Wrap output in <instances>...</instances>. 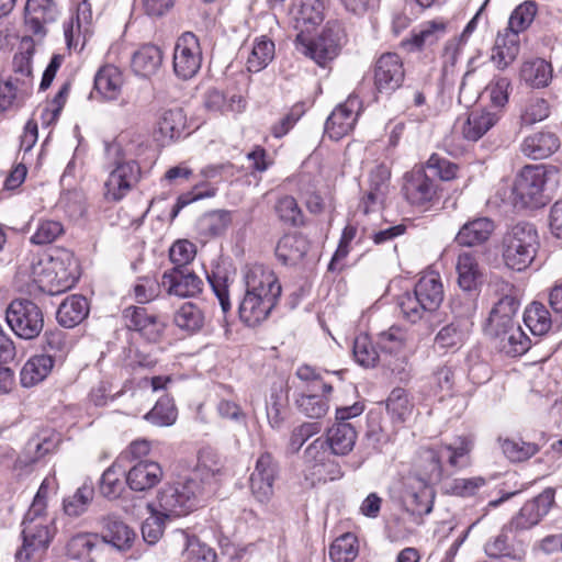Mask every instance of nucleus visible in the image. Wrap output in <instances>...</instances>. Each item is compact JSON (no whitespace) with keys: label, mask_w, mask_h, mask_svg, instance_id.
I'll list each match as a JSON object with an SVG mask.
<instances>
[{"label":"nucleus","mask_w":562,"mask_h":562,"mask_svg":"<svg viewBox=\"0 0 562 562\" xmlns=\"http://www.w3.org/2000/svg\"><path fill=\"white\" fill-rule=\"evenodd\" d=\"M405 78L401 57L395 53L382 54L373 67V79L376 90L381 93H392L398 89Z\"/></svg>","instance_id":"obj_16"},{"label":"nucleus","mask_w":562,"mask_h":562,"mask_svg":"<svg viewBox=\"0 0 562 562\" xmlns=\"http://www.w3.org/2000/svg\"><path fill=\"white\" fill-rule=\"evenodd\" d=\"M173 323L179 329L194 334L203 328L205 315L196 304L186 302L176 310Z\"/></svg>","instance_id":"obj_45"},{"label":"nucleus","mask_w":562,"mask_h":562,"mask_svg":"<svg viewBox=\"0 0 562 562\" xmlns=\"http://www.w3.org/2000/svg\"><path fill=\"white\" fill-rule=\"evenodd\" d=\"M504 454L513 462H524L540 451L536 442L525 441L522 438H507L501 443Z\"/></svg>","instance_id":"obj_55"},{"label":"nucleus","mask_w":562,"mask_h":562,"mask_svg":"<svg viewBox=\"0 0 562 562\" xmlns=\"http://www.w3.org/2000/svg\"><path fill=\"white\" fill-rule=\"evenodd\" d=\"M554 502V491L546 488L538 496L524 504L519 513L513 517L509 528L522 531L536 526L546 516Z\"/></svg>","instance_id":"obj_20"},{"label":"nucleus","mask_w":562,"mask_h":562,"mask_svg":"<svg viewBox=\"0 0 562 562\" xmlns=\"http://www.w3.org/2000/svg\"><path fill=\"white\" fill-rule=\"evenodd\" d=\"M162 59V50L158 46L145 44L133 54L131 67L136 76L150 78L160 69Z\"/></svg>","instance_id":"obj_31"},{"label":"nucleus","mask_w":562,"mask_h":562,"mask_svg":"<svg viewBox=\"0 0 562 562\" xmlns=\"http://www.w3.org/2000/svg\"><path fill=\"white\" fill-rule=\"evenodd\" d=\"M560 148L559 137L550 131H539L527 137L520 144V151L528 158L546 159Z\"/></svg>","instance_id":"obj_27"},{"label":"nucleus","mask_w":562,"mask_h":562,"mask_svg":"<svg viewBox=\"0 0 562 562\" xmlns=\"http://www.w3.org/2000/svg\"><path fill=\"white\" fill-rule=\"evenodd\" d=\"M78 262L67 249H57L49 257L31 255L18 269V276L49 295L72 289L79 278Z\"/></svg>","instance_id":"obj_3"},{"label":"nucleus","mask_w":562,"mask_h":562,"mask_svg":"<svg viewBox=\"0 0 562 562\" xmlns=\"http://www.w3.org/2000/svg\"><path fill=\"white\" fill-rule=\"evenodd\" d=\"M519 308L518 300L513 295H504L492 308L486 323V329L505 328L506 326L517 324L514 317Z\"/></svg>","instance_id":"obj_44"},{"label":"nucleus","mask_w":562,"mask_h":562,"mask_svg":"<svg viewBox=\"0 0 562 562\" xmlns=\"http://www.w3.org/2000/svg\"><path fill=\"white\" fill-rule=\"evenodd\" d=\"M35 50L34 40L24 36L20 52L13 57V70L0 80V109L2 111L21 106L33 91L32 58Z\"/></svg>","instance_id":"obj_4"},{"label":"nucleus","mask_w":562,"mask_h":562,"mask_svg":"<svg viewBox=\"0 0 562 562\" xmlns=\"http://www.w3.org/2000/svg\"><path fill=\"white\" fill-rule=\"evenodd\" d=\"M541 243L537 227L528 222L509 226L501 240V256L506 268L522 272L531 268L537 259Z\"/></svg>","instance_id":"obj_5"},{"label":"nucleus","mask_w":562,"mask_h":562,"mask_svg":"<svg viewBox=\"0 0 562 562\" xmlns=\"http://www.w3.org/2000/svg\"><path fill=\"white\" fill-rule=\"evenodd\" d=\"M520 50V40L515 32L506 29L498 32L491 53V60L497 69L504 70L514 63Z\"/></svg>","instance_id":"obj_28"},{"label":"nucleus","mask_w":562,"mask_h":562,"mask_svg":"<svg viewBox=\"0 0 562 562\" xmlns=\"http://www.w3.org/2000/svg\"><path fill=\"white\" fill-rule=\"evenodd\" d=\"M507 527H503L502 531L491 537L484 544V552L491 559L508 558L515 562H525L527 550L524 547H512L508 543L506 533Z\"/></svg>","instance_id":"obj_40"},{"label":"nucleus","mask_w":562,"mask_h":562,"mask_svg":"<svg viewBox=\"0 0 562 562\" xmlns=\"http://www.w3.org/2000/svg\"><path fill=\"white\" fill-rule=\"evenodd\" d=\"M451 313L456 322H469L471 327V319L476 313L477 301L474 292L463 291L457 294L450 302Z\"/></svg>","instance_id":"obj_59"},{"label":"nucleus","mask_w":562,"mask_h":562,"mask_svg":"<svg viewBox=\"0 0 562 562\" xmlns=\"http://www.w3.org/2000/svg\"><path fill=\"white\" fill-rule=\"evenodd\" d=\"M456 270L461 290L475 292L482 277L476 257L469 251L461 252L457 258Z\"/></svg>","instance_id":"obj_37"},{"label":"nucleus","mask_w":562,"mask_h":562,"mask_svg":"<svg viewBox=\"0 0 562 562\" xmlns=\"http://www.w3.org/2000/svg\"><path fill=\"white\" fill-rule=\"evenodd\" d=\"M278 468L270 453H262L256 461L249 483L252 496L261 504L268 503L273 495V484Z\"/></svg>","instance_id":"obj_18"},{"label":"nucleus","mask_w":562,"mask_h":562,"mask_svg":"<svg viewBox=\"0 0 562 562\" xmlns=\"http://www.w3.org/2000/svg\"><path fill=\"white\" fill-rule=\"evenodd\" d=\"M498 121V115L486 110L472 111L462 126V134L471 142L479 140Z\"/></svg>","instance_id":"obj_43"},{"label":"nucleus","mask_w":562,"mask_h":562,"mask_svg":"<svg viewBox=\"0 0 562 562\" xmlns=\"http://www.w3.org/2000/svg\"><path fill=\"white\" fill-rule=\"evenodd\" d=\"M414 292L424 303V308L436 311L443 300V286L438 272L424 273L415 285Z\"/></svg>","instance_id":"obj_33"},{"label":"nucleus","mask_w":562,"mask_h":562,"mask_svg":"<svg viewBox=\"0 0 562 562\" xmlns=\"http://www.w3.org/2000/svg\"><path fill=\"white\" fill-rule=\"evenodd\" d=\"M94 496V488L91 481H85L77 488L74 495L64 499V510L68 516L78 517L82 515Z\"/></svg>","instance_id":"obj_56"},{"label":"nucleus","mask_w":562,"mask_h":562,"mask_svg":"<svg viewBox=\"0 0 562 562\" xmlns=\"http://www.w3.org/2000/svg\"><path fill=\"white\" fill-rule=\"evenodd\" d=\"M290 14L297 34L307 35L324 21V3L322 0H297Z\"/></svg>","instance_id":"obj_24"},{"label":"nucleus","mask_w":562,"mask_h":562,"mask_svg":"<svg viewBox=\"0 0 562 562\" xmlns=\"http://www.w3.org/2000/svg\"><path fill=\"white\" fill-rule=\"evenodd\" d=\"M202 52L198 37L183 33L176 42L173 49V71L183 80L193 78L201 68Z\"/></svg>","instance_id":"obj_12"},{"label":"nucleus","mask_w":562,"mask_h":562,"mask_svg":"<svg viewBox=\"0 0 562 562\" xmlns=\"http://www.w3.org/2000/svg\"><path fill=\"white\" fill-rule=\"evenodd\" d=\"M98 542L99 538L94 533H78L67 542V555L75 560L88 559Z\"/></svg>","instance_id":"obj_62"},{"label":"nucleus","mask_w":562,"mask_h":562,"mask_svg":"<svg viewBox=\"0 0 562 562\" xmlns=\"http://www.w3.org/2000/svg\"><path fill=\"white\" fill-rule=\"evenodd\" d=\"M124 471L116 463L109 467L100 479V493L109 499L120 497L124 491V483L121 480Z\"/></svg>","instance_id":"obj_61"},{"label":"nucleus","mask_w":562,"mask_h":562,"mask_svg":"<svg viewBox=\"0 0 562 562\" xmlns=\"http://www.w3.org/2000/svg\"><path fill=\"white\" fill-rule=\"evenodd\" d=\"M402 190L408 203L415 206L428 205L437 195L435 181L422 167L405 173Z\"/></svg>","instance_id":"obj_19"},{"label":"nucleus","mask_w":562,"mask_h":562,"mask_svg":"<svg viewBox=\"0 0 562 562\" xmlns=\"http://www.w3.org/2000/svg\"><path fill=\"white\" fill-rule=\"evenodd\" d=\"M160 285L169 295L191 297L202 292L203 281L194 272L172 268L164 272Z\"/></svg>","instance_id":"obj_22"},{"label":"nucleus","mask_w":562,"mask_h":562,"mask_svg":"<svg viewBox=\"0 0 562 562\" xmlns=\"http://www.w3.org/2000/svg\"><path fill=\"white\" fill-rule=\"evenodd\" d=\"M494 223L487 217L467 222L458 232L456 241L461 246L472 247L488 240L494 232Z\"/></svg>","instance_id":"obj_34"},{"label":"nucleus","mask_w":562,"mask_h":562,"mask_svg":"<svg viewBox=\"0 0 562 562\" xmlns=\"http://www.w3.org/2000/svg\"><path fill=\"white\" fill-rule=\"evenodd\" d=\"M76 4V14L64 24V35L69 49L81 50L87 38L92 33V1L72 0Z\"/></svg>","instance_id":"obj_13"},{"label":"nucleus","mask_w":562,"mask_h":562,"mask_svg":"<svg viewBox=\"0 0 562 562\" xmlns=\"http://www.w3.org/2000/svg\"><path fill=\"white\" fill-rule=\"evenodd\" d=\"M145 419L159 427L171 426L177 419V408L169 396L160 397L155 406L145 415Z\"/></svg>","instance_id":"obj_57"},{"label":"nucleus","mask_w":562,"mask_h":562,"mask_svg":"<svg viewBox=\"0 0 562 562\" xmlns=\"http://www.w3.org/2000/svg\"><path fill=\"white\" fill-rule=\"evenodd\" d=\"M344 29L337 21L327 22L322 34L314 41L307 35L297 34L295 45L297 52L312 58L317 65L324 67L328 61L337 57L342 40Z\"/></svg>","instance_id":"obj_9"},{"label":"nucleus","mask_w":562,"mask_h":562,"mask_svg":"<svg viewBox=\"0 0 562 562\" xmlns=\"http://www.w3.org/2000/svg\"><path fill=\"white\" fill-rule=\"evenodd\" d=\"M58 437L48 431L38 434L29 439L22 454L15 461L16 467H30L53 452L58 445Z\"/></svg>","instance_id":"obj_29"},{"label":"nucleus","mask_w":562,"mask_h":562,"mask_svg":"<svg viewBox=\"0 0 562 562\" xmlns=\"http://www.w3.org/2000/svg\"><path fill=\"white\" fill-rule=\"evenodd\" d=\"M124 85L122 70L114 65H105L94 77V87L105 99L116 100Z\"/></svg>","instance_id":"obj_39"},{"label":"nucleus","mask_w":562,"mask_h":562,"mask_svg":"<svg viewBox=\"0 0 562 562\" xmlns=\"http://www.w3.org/2000/svg\"><path fill=\"white\" fill-rule=\"evenodd\" d=\"M126 484L136 492H144L155 487L164 476L162 469L155 461H138L126 473Z\"/></svg>","instance_id":"obj_26"},{"label":"nucleus","mask_w":562,"mask_h":562,"mask_svg":"<svg viewBox=\"0 0 562 562\" xmlns=\"http://www.w3.org/2000/svg\"><path fill=\"white\" fill-rule=\"evenodd\" d=\"M22 548L15 553L18 561L37 559L49 547L56 528L54 519L47 513H34L27 510L22 522Z\"/></svg>","instance_id":"obj_8"},{"label":"nucleus","mask_w":562,"mask_h":562,"mask_svg":"<svg viewBox=\"0 0 562 562\" xmlns=\"http://www.w3.org/2000/svg\"><path fill=\"white\" fill-rule=\"evenodd\" d=\"M44 353H49L50 358L56 359V363H63L67 352L68 344L65 331L60 329L48 330L44 335Z\"/></svg>","instance_id":"obj_64"},{"label":"nucleus","mask_w":562,"mask_h":562,"mask_svg":"<svg viewBox=\"0 0 562 562\" xmlns=\"http://www.w3.org/2000/svg\"><path fill=\"white\" fill-rule=\"evenodd\" d=\"M361 112V101L357 95L349 98L335 108L325 124V132L333 139H340L355 127Z\"/></svg>","instance_id":"obj_17"},{"label":"nucleus","mask_w":562,"mask_h":562,"mask_svg":"<svg viewBox=\"0 0 562 562\" xmlns=\"http://www.w3.org/2000/svg\"><path fill=\"white\" fill-rule=\"evenodd\" d=\"M386 408L392 419L397 423L406 422L412 413L413 405L408 400L407 392L404 389H394L389 395Z\"/></svg>","instance_id":"obj_58"},{"label":"nucleus","mask_w":562,"mask_h":562,"mask_svg":"<svg viewBox=\"0 0 562 562\" xmlns=\"http://www.w3.org/2000/svg\"><path fill=\"white\" fill-rule=\"evenodd\" d=\"M551 105L549 101L541 97L528 98L520 110V124L522 126H532L549 117Z\"/></svg>","instance_id":"obj_52"},{"label":"nucleus","mask_w":562,"mask_h":562,"mask_svg":"<svg viewBox=\"0 0 562 562\" xmlns=\"http://www.w3.org/2000/svg\"><path fill=\"white\" fill-rule=\"evenodd\" d=\"M519 77L527 86L541 89L550 85L553 78V69L547 60L533 58L522 63Z\"/></svg>","instance_id":"obj_35"},{"label":"nucleus","mask_w":562,"mask_h":562,"mask_svg":"<svg viewBox=\"0 0 562 562\" xmlns=\"http://www.w3.org/2000/svg\"><path fill=\"white\" fill-rule=\"evenodd\" d=\"M56 359L50 358L49 353H41L31 357L20 371V383L23 387H32L44 380L52 373L56 366Z\"/></svg>","instance_id":"obj_30"},{"label":"nucleus","mask_w":562,"mask_h":562,"mask_svg":"<svg viewBox=\"0 0 562 562\" xmlns=\"http://www.w3.org/2000/svg\"><path fill=\"white\" fill-rule=\"evenodd\" d=\"M308 240L301 234H286L276 247V256L284 265H295L308 250Z\"/></svg>","instance_id":"obj_41"},{"label":"nucleus","mask_w":562,"mask_h":562,"mask_svg":"<svg viewBox=\"0 0 562 562\" xmlns=\"http://www.w3.org/2000/svg\"><path fill=\"white\" fill-rule=\"evenodd\" d=\"M327 394L323 392H302L295 400L296 407L310 418H322L329 408Z\"/></svg>","instance_id":"obj_49"},{"label":"nucleus","mask_w":562,"mask_h":562,"mask_svg":"<svg viewBox=\"0 0 562 562\" xmlns=\"http://www.w3.org/2000/svg\"><path fill=\"white\" fill-rule=\"evenodd\" d=\"M486 334L493 339L495 347L510 357L524 355L531 345L529 337L519 324L508 325L505 328L486 329Z\"/></svg>","instance_id":"obj_23"},{"label":"nucleus","mask_w":562,"mask_h":562,"mask_svg":"<svg viewBox=\"0 0 562 562\" xmlns=\"http://www.w3.org/2000/svg\"><path fill=\"white\" fill-rule=\"evenodd\" d=\"M555 173V168L526 166L516 176L512 189L513 204L517 209H538L546 205L547 181Z\"/></svg>","instance_id":"obj_7"},{"label":"nucleus","mask_w":562,"mask_h":562,"mask_svg":"<svg viewBox=\"0 0 562 562\" xmlns=\"http://www.w3.org/2000/svg\"><path fill=\"white\" fill-rule=\"evenodd\" d=\"M187 116L182 109H164L158 115L155 134L162 145H168L183 136Z\"/></svg>","instance_id":"obj_25"},{"label":"nucleus","mask_w":562,"mask_h":562,"mask_svg":"<svg viewBox=\"0 0 562 562\" xmlns=\"http://www.w3.org/2000/svg\"><path fill=\"white\" fill-rule=\"evenodd\" d=\"M243 281L245 293L238 304L239 319L255 327L268 319L280 300L282 286L276 272L260 263L247 266Z\"/></svg>","instance_id":"obj_2"},{"label":"nucleus","mask_w":562,"mask_h":562,"mask_svg":"<svg viewBox=\"0 0 562 562\" xmlns=\"http://www.w3.org/2000/svg\"><path fill=\"white\" fill-rule=\"evenodd\" d=\"M524 322L536 336L547 334L552 326L550 312L540 302H532L524 313Z\"/></svg>","instance_id":"obj_51"},{"label":"nucleus","mask_w":562,"mask_h":562,"mask_svg":"<svg viewBox=\"0 0 562 562\" xmlns=\"http://www.w3.org/2000/svg\"><path fill=\"white\" fill-rule=\"evenodd\" d=\"M471 449L472 442L464 436L447 445L424 449L419 457L420 476L409 475L404 482L402 502L406 510L418 516L429 514L434 498L430 485L442 479L445 464L454 469L465 467Z\"/></svg>","instance_id":"obj_1"},{"label":"nucleus","mask_w":562,"mask_h":562,"mask_svg":"<svg viewBox=\"0 0 562 562\" xmlns=\"http://www.w3.org/2000/svg\"><path fill=\"white\" fill-rule=\"evenodd\" d=\"M359 553V543L357 537L351 532H346L336 538L329 546V559L333 562H352Z\"/></svg>","instance_id":"obj_54"},{"label":"nucleus","mask_w":562,"mask_h":562,"mask_svg":"<svg viewBox=\"0 0 562 562\" xmlns=\"http://www.w3.org/2000/svg\"><path fill=\"white\" fill-rule=\"evenodd\" d=\"M357 432L350 423H336L328 430L325 441L334 456H346L355 447Z\"/></svg>","instance_id":"obj_36"},{"label":"nucleus","mask_w":562,"mask_h":562,"mask_svg":"<svg viewBox=\"0 0 562 562\" xmlns=\"http://www.w3.org/2000/svg\"><path fill=\"white\" fill-rule=\"evenodd\" d=\"M149 147L148 137L135 131H125L119 135L113 149L116 159L126 161L135 160L143 156Z\"/></svg>","instance_id":"obj_32"},{"label":"nucleus","mask_w":562,"mask_h":562,"mask_svg":"<svg viewBox=\"0 0 562 562\" xmlns=\"http://www.w3.org/2000/svg\"><path fill=\"white\" fill-rule=\"evenodd\" d=\"M376 345L383 355V362L391 367V357L405 361L414 352L413 335L401 326H391L378 334Z\"/></svg>","instance_id":"obj_14"},{"label":"nucleus","mask_w":562,"mask_h":562,"mask_svg":"<svg viewBox=\"0 0 562 562\" xmlns=\"http://www.w3.org/2000/svg\"><path fill=\"white\" fill-rule=\"evenodd\" d=\"M89 314V304L82 295L74 294L64 300L57 310L58 323L72 328L80 324Z\"/></svg>","instance_id":"obj_38"},{"label":"nucleus","mask_w":562,"mask_h":562,"mask_svg":"<svg viewBox=\"0 0 562 562\" xmlns=\"http://www.w3.org/2000/svg\"><path fill=\"white\" fill-rule=\"evenodd\" d=\"M136 535L126 524L117 519H109L103 536L104 541L120 551L131 549Z\"/></svg>","instance_id":"obj_50"},{"label":"nucleus","mask_w":562,"mask_h":562,"mask_svg":"<svg viewBox=\"0 0 562 562\" xmlns=\"http://www.w3.org/2000/svg\"><path fill=\"white\" fill-rule=\"evenodd\" d=\"M537 14V4L535 1H525L520 3L510 14L508 25L505 27L516 35L526 31L532 23Z\"/></svg>","instance_id":"obj_60"},{"label":"nucleus","mask_w":562,"mask_h":562,"mask_svg":"<svg viewBox=\"0 0 562 562\" xmlns=\"http://www.w3.org/2000/svg\"><path fill=\"white\" fill-rule=\"evenodd\" d=\"M221 471V463L216 454L209 450L199 453L198 463L194 470L189 474L188 479L202 484L203 492L214 480L215 475Z\"/></svg>","instance_id":"obj_46"},{"label":"nucleus","mask_w":562,"mask_h":562,"mask_svg":"<svg viewBox=\"0 0 562 562\" xmlns=\"http://www.w3.org/2000/svg\"><path fill=\"white\" fill-rule=\"evenodd\" d=\"M140 178V168L137 161L116 159L115 168L110 172L104 183V196L110 201H120Z\"/></svg>","instance_id":"obj_15"},{"label":"nucleus","mask_w":562,"mask_h":562,"mask_svg":"<svg viewBox=\"0 0 562 562\" xmlns=\"http://www.w3.org/2000/svg\"><path fill=\"white\" fill-rule=\"evenodd\" d=\"M58 9L54 0H26L24 23L26 30L42 40L47 33V25L55 22Z\"/></svg>","instance_id":"obj_21"},{"label":"nucleus","mask_w":562,"mask_h":562,"mask_svg":"<svg viewBox=\"0 0 562 562\" xmlns=\"http://www.w3.org/2000/svg\"><path fill=\"white\" fill-rule=\"evenodd\" d=\"M5 319L14 334L26 340L37 337L44 327L41 308L26 299L13 300L7 308Z\"/></svg>","instance_id":"obj_11"},{"label":"nucleus","mask_w":562,"mask_h":562,"mask_svg":"<svg viewBox=\"0 0 562 562\" xmlns=\"http://www.w3.org/2000/svg\"><path fill=\"white\" fill-rule=\"evenodd\" d=\"M447 33V22L443 20L426 21L412 34V44L416 48L432 45Z\"/></svg>","instance_id":"obj_53"},{"label":"nucleus","mask_w":562,"mask_h":562,"mask_svg":"<svg viewBox=\"0 0 562 562\" xmlns=\"http://www.w3.org/2000/svg\"><path fill=\"white\" fill-rule=\"evenodd\" d=\"M202 494V484L186 477L165 485L158 492L156 504H148L147 508L168 518L184 516L198 506Z\"/></svg>","instance_id":"obj_6"},{"label":"nucleus","mask_w":562,"mask_h":562,"mask_svg":"<svg viewBox=\"0 0 562 562\" xmlns=\"http://www.w3.org/2000/svg\"><path fill=\"white\" fill-rule=\"evenodd\" d=\"M469 330V322L453 321L437 333L435 345L440 349H457L464 342Z\"/></svg>","instance_id":"obj_48"},{"label":"nucleus","mask_w":562,"mask_h":562,"mask_svg":"<svg viewBox=\"0 0 562 562\" xmlns=\"http://www.w3.org/2000/svg\"><path fill=\"white\" fill-rule=\"evenodd\" d=\"M295 375L304 384L303 392L330 393L333 390L331 385L323 380L321 371L308 364L300 366Z\"/></svg>","instance_id":"obj_63"},{"label":"nucleus","mask_w":562,"mask_h":562,"mask_svg":"<svg viewBox=\"0 0 562 562\" xmlns=\"http://www.w3.org/2000/svg\"><path fill=\"white\" fill-rule=\"evenodd\" d=\"M276 46L266 35L256 37L248 50L246 67L250 72H259L274 58Z\"/></svg>","instance_id":"obj_42"},{"label":"nucleus","mask_w":562,"mask_h":562,"mask_svg":"<svg viewBox=\"0 0 562 562\" xmlns=\"http://www.w3.org/2000/svg\"><path fill=\"white\" fill-rule=\"evenodd\" d=\"M352 353L356 362L363 368H373L383 361V355L376 342L373 344L367 334H359L355 338Z\"/></svg>","instance_id":"obj_47"},{"label":"nucleus","mask_w":562,"mask_h":562,"mask_svg":"<svg viewBox=\"0 0 562 562\" xmlns=\"http://www.w3.org/2000/svg\"><path fill=\"white\" fill-rule=\"evenodd\" d=\"M327 441L324 438H316L304 451L305 479L312 484L338 480L342 476L340 464L333 457Z\"/></svg>","instance_id":"obj_10"}]
</instances>
